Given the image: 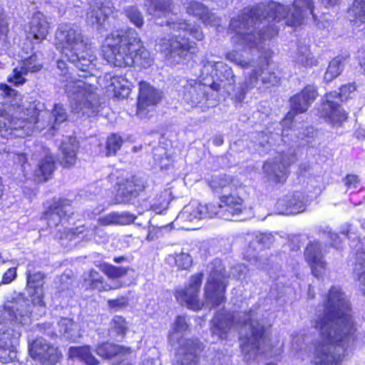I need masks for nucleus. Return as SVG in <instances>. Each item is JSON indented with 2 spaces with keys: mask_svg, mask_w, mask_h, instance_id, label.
I'll return each instance as SVG.
<instances>
[{
  "mask_svg": "<svg viewBox=\"0 0 365 365\" xmlns=\"http://www.w3.org/2000/svg\"><path fill=\"white\" fill-rule=\"evenodd\" d=\"M313 0H294L292 8L269 1L245 8L240 14L230 20L229 29L235 33L232 43L242 48L227 52L226 59L243 68H253L245 76V81L233 89L232 98L242 103L245 95L254 88H268L277 85L280 74L271 63L272 52L267 41L278 34L275 23L285 19V24L297 26L314 14Z\"/></svg>",
  "mask_w": 365,
  "mask_h": 365,
  "instance_id": "obj_1",
  "label": "nucleus"
},
{
  "mask_svg": "<svg viewBox=\"0 0 365 365\" xmlns=\"http://www.w3.org/2000/svg\"><path fill=\"white\" fill-rule=\"evenodd\" d=\"M351 312L345 293L341 287H332L324 302L323 312L314 320L319 337L309 347L314 365H341L346 353L356 347V329Z\"/></svg>",
  "mask_w": 365,
  "mask_h": 365,
  "instance_id": "obj_2",
  "label": "nucleus"
},
{
  "mask_svg": "<svg viewBox=\"0 0 365 365\" xmlns=\"http://www.w3.org/2000/svg\"><path fill=\"white\" fill-rule=\"evenodd\" d=\"M256 310L257 307L251 308L247 312L230 313L225 309L216 312L210 326L212 337L215 338L212 342L226 339L230 332L238 331L242 352L246 360H255L260 354L276 355L264 325L257 319Z\"/></svg>",
  "mask_w": 365,
  "mask_h": 365,
  "instance_id": "obj_3",
  "label": "nucleus"
},
{
  "mask_svg": "<svg viewBox=\"0 0 365 365\" xmlns=\"http://www.w3.org/2000/svg\"><path fill=\"white\" fill-rule=\"evenodd\" d=\"M40 102H29L19 105L11 103L0 109V135L2 138H25L31 135L35 129L46 126L56 130V126L67 119L66 112L61 104H55L51 113L40 110Z\"/></svg>",
  "mask_w": 365,
  "mask_h": 365,
  "instance_id": "obj_4",
  "label": "nucleus"
},
{
  "mask_svg": "<svg viewBox=\"0 0 365 365\" xmlns=\"http://www.w3.org/2000/svg\"><path fill=\"white\" fill-rule=\"evenodd\" d=\"M317 96V88L313 85H308L301 93L292 97L290 98L291 110L280 123L281 135L270 133L268 135L267 133L264 131L257 133L255 143L259 145L258 150L261 153H267L277 144L278 140L287 145H289L290 140L296 142V139H301L307 143H311L310 139L314 138L316 135L314 128L304 125L300 127L297 126L294 116L306 112Z\"/></svg>",
  "mask_w": 365,
  "mask_h": 365,
  "instance_id": "obj_5",
  "label": "nucleus"
},
{
  "mask_svg": "<svg viewBox=\"0 0 365 365\" xmlns=\"http://www.w3.org/2000/svg\"><path fill=\"white\" fill-rule=\"evenodd\" d=\"M105 60L117 67L148 68L153 58L144 46L138 32L132 28L116 31L108 35L103 46Z\"/></svg>",
  "mask_w": 365,
  "mask_h": 365,
  "instance_id": "obj_6",
  "label": "nucleus"
},
{
  "mask_svg": "<svg viewBox=\"0 0 365 365\" xmlns=\"http://www.w3.org/2000/svg\"><path fill=\"white\" fill-rule=\"evenodd\" d=\"M28 301L19 298L7 302L0 307V362L14 361L17 356V346L22 329L31 322V310Z\"/></svg>",
  "mask_w": 365,
  "mask_h": 365,
  "instance_id": "obj_7",
  "label": "nucleus"
},
{
  "mask_svg": "<svg viewBox=\"0 0 365 365\" xmlns=\"http://www.w3.org/2000/svg\"><path fill=\"white\" fill-rule=\"evenodd\" d=\"M167 25L179 34L162 38L159 43L160 51L173 63H183L191 58L196 51V43L186 36L189 34L195 40L202 41L204 38L202 29L200 26L190 24L185 20H168Z\"/></svg>",
  "mask_w": 365,
  "mask_h": 365,
  "instance_id": "obj_8",
  "label": "nucleus"
},
{
  "mask_svg": "<svg viewBox=\"0 0 365 365\" xmlns=\"http://www.w3.org/2000/svg\"><path fill=\"white\" fill-rule=\"evenodd\" d=\"M57 68L61 71L60 81L67 82L64 89L69 98L72 111L79 117L96 116L99 107L97 88L88 81L73 79L63 60L57 61Z\"/></svg>",
  "mask_w": 365,
  "mask_h": 365,
  "instance_id": "obj_9",
  "label": "nucleus"
},
{
  "mask_svg": "<svg viewBox=\"0 0 365 365\" xmlns=\"http://www.w3.org/2000/svg\"><path fill=\"white\" fill-rule=\"evenodd\" d=\"M188 325L185 317L178 316L168 336L172 346L178 345L176 361L173 365H198V354L203 349L202 344L198 339H184L183 333Z\"/></svg>",
  "mask_w": 365,
  "mask_h": 365,
  "instance_id": "obj_10",
  "label": "nucleus"
},
{
  "mask_svg": "<svg viewBox=\"0 0 365 365\" xmlns=\"http://www.w3.org/2000/svg\"><path fill=\"white\" fill-rule=\"evenodd\" d=\"M56 48L64 58L76 56L77 51L88 48L89 39L85 37L78 26L71 23H61L56 31Z\"/></svg>",
  "mask_w": 365,
  "mask_h": 365,
  "instance_id": "obj_11",
  "label": "nucleus"
},
{
  "mask_svg": "<svg viewBox=\"0 0 365 365\" xmlns=\"http://www.w3.org/2000/svg\"><path fill=\"white\" fill-rule=\"evenodd\" d=\"M356 90L354 83L342 86L339 92L332 91L327 93L325 100L319 108L322 118L327 119L333 125H341L347 118V113L341 107L340 103L346 100L349 95Z\"/></svg>",
  "mask_w": 365,
  "mask_h": 365,
  "instance_id": "obj_12",
  "label": "nucleus"
},
{
  "mask_svg": "<svg viewBox=\"0 0 365 365\" xmlns=\"http://www.w3.org/2000/svg\"><path fill=\"white\" fill-rule=\"evenodd\" d=\"M297 160L295 149L289 147L287 153L282 150L278 156L264 163L263 172L267 180L275 183H283L288 176V168Z\"/></svg>",
  "mask_w": 365,
  "mask_h": 365,
  "instance_id": "obj_13",
  "label": "nucleus"
},
{
  "mask_svg": "<svg viewBox=\"0 0 365 365\" xmlns=\"http://www.w3.org/2000/svg\"><path fill=\"white\" fill-rule=\"evenodd\" d=\"M227 277L225 269H213L205 287V304L215 308L225 301V292Z\"/></svg>",
  "mask_w": 365,
  "mask_h": 365,
  "instance_id": "obj_14",
  "label": "nucleus"
},
{
  "mask_svg": "<svg viewBox=\"0 0 365 365\" xmlns=\"http://www.w3.org/2000/svg\"><path fill=\"white\" fill-rule=\"evenodd\" d=\"M185 82L182 98L185 103L191 107H199L202 111L215 106L216 102L207 96L205 85L195 79L186 80Z\"/></svg>",
  "mask_w": 365,
  "mask_h": 365,
  "instance_id": "obj_15",
  "label": "nucleus"
},
{
  "mask_svg": "<svg viewBox=\"0 0 365 365\" xmlns=\"http://www.w3.org/2000/svg\"><path fill=\"white\" fill-rule=\"evenodd\" d=\"M56 237L63 241L67 240L70 242L77 240H91L93 239L96 242H104L107 240V235L101 227L93 225L89 228L79 226L76 228L58 229Z\"/></svg>",
  "mask_w": 365,
  "mask_h": 365,
  "instance_id": "obj_16",
  "label": "nucleus"
},
{
  "mask_svg": "<svg viewBox=\"0 0 365 365\" xmlns=\"http://www.w3.org/2000/svg\"><path fill=\"white\" fill-rule=\"evenodd\" d=\"M73 215L71 201L68 199H53L44 211L43 217L50 227H57L67 222Z\"/></svg>",
  "mask_w": 365,
  "mask_h": 365,
  "instance_id": "obj_17",
  "label": "nucleus"
},
{
  "mask_svg": "<svg viewBox=\"0 0 365 365\" xmlns=\"http://www.w3.org/2000/svg\"><path fill=\"white\" fill-rule=\"evenodd\" d=\"M202 278V273H197L191 277L187 287L177 289L175 294L177 301L190 309H200L202 304L198 298V293Z\"/></svg>",
  "mask_w": 365,
  "mask_h": 365,
  "instance_id": "obj_18",
  "label": "nucleus"
},
{
  "mask_svg": "<svg viewBox=\"0 0 365 365\" xmlns=\"http://www.w3.org/2000/svg\"><path fill=\"white\" fill-rule=\"evenodd\" d=\"M115 204L133 203V200L145 187V181L137 176H130L117 182Z\"/></svg>",
  "mask_w": 365,
  "mask_h": 365,
  "instance_id": "obj_19",
  "label": "nucleus"
},
{
  "mask_svg": "<svg viewBox=\"0 0 365 365\" xmlns=\"http://www.w3.org/2000/svg\"><path fill=\"white\" fill-rule=\"evenodd\" d=\"M220 214V207L215 204H201L191 202L185 205L177 216L178 222H192L195 220L212 218Z\"/></svg>",
  "mask_w": 365,
  "mask_h": 365,
  "instance_id": "obj_20",
  "label": "nucleus"
},
{
  "mask_svg": "<svg viewBox=\"0 0 365 365\" xmlns=\"http://www.w3.org/2000/svg\"><path fill=\"white\" fill-rule=\"evenodd\" d=\"M327 246L317 240L309 241L304 250V257L310 266L313 275L317 278L323 276L327 269V263L324 259L327 252Z\"/></svg>",
  "mask_w": 365,
  "mask_h": 365,
  "instance_id": "obj_21",
  "label": "nucleus"
},
{
  "mask_svg": "<svg viewBox=\"0 0 365 365\" xmlns=\"http://www.w3.org/2000/svg\"><path fill=\"white\" fill-rule=\"evenodd\" d=\"M310 203L308 196L302 192H294L278 200L276 208L282 215H297L304 212Z\"/></svg>",
  "mask_w": 365,
  "mask_h": 365,
  "instance_id": "obj_22",
  "label": "nucleus"
},
{
  "mask_svg": "<svg viewBox=\"0 0 365 365\" xmlns=\"http://www.w3.org/2000/svg\"><path fill=\"white\" fill-rule=\"evenodd\" d=\"M161 93L149 83L142 81L139 83V94L136 113L140 118L146 117L160 101Z\"/></svg>",
  "mask_w": 365,
  "mask_h": 365,
  "instance_id": "obj_23",
  "label": "nucleus"
},
{
  "mask_svg": "<svg viewBox=\"0 0 365 365\" xmlns=\"http://www.w3.org/2000/svg\"><path fill=\"white\" fill-rule=\"evenodd\" d=\"M114 6L112 2L101 3L96 0L90 2L89 10L87 12L86 19L88 24L96 26L100 33L106 30V21L113 12Z\"/></svg>",
  "mask_w": 365,
  "mask_h": 365,
  "instance_id": "obj_24",
  "label": "nucleus"
},
{
  "mask_svg": "<svg viewBox=\"0 0 365 365\" xmlns=\"http://www.w3.org/2000/svg\"><path fill=\"white\" fill-rule=\"evenodd\" d=\"M46 350H48V342L43 338H37L29 345V354L34 359L48 365L58 363L61 357V353L58 349L51 348L49 356L45 354Z\"/></svg>",
  "mask_w": 365,
  "mask_h": 365,
  "instance_id": "obj_25",
  "label": "nucleus"
},
{
  "mask_svg": "<svg viewBox=\"0 0 365 365\" xmlns=\"http://www.w3.org/2000/svg\"><path fill=\"white\" fill-rule=\"evenodd\" d=\"M66 58L81 71L88 73L90 76L93 75V72L96 68L97 57L94 54L90 41L88 42V48L85 50L77 51L76 56L73 58L68 55Z\"/></svg>",
  "mask_w": 365,
  "mask_h": 365,
  "instance_id": "obj_26",
  "label": "nucleus"
},
{
  "mask_svg": "<svg viewBox=\"0 0 365 365\" xmlns=\"http://www.w3.org/2000/svg\"><path fill=\"white\" fill-rule=\"evenodd\" d=\"M45 275L41 272L34 273L27 272V290L32 298L34 307H38L43 309V284Z\"/></svg>",
  "mask_w": 365,
  "mask_h": 365,
  "instance_id": "obj_27",
  "label": "nucleus"
},
{
  "mask_svg": "<svg viewBox=\"0 0 365 365\" xmlns=\"http://www.w3.org/2000/svg\"><path fill=\"white\" fill-rule=\"evenodd\" d=\"M49 25L41 12H36L31 17L27 31V38L34 43H38L46 39L48 34Z\"/></svg>",
  "mask_w": 365,
  "mask_h": 365,
  "instance_id": "obj_28",
  "label": "nucleus"
},
{
  "mask_svg": "<svg viewBox=\"0 0 365 365\" xmlns=\"http://www.w3.org/2000/svg\"><path fill=\"white\" fill-rule=\"evenodd\" d=\"M185 8L187 14L205 25L217 26L220 24V19L201 2L191 1L185 5Z\"/></svg>",
  "mask_w": 365,
  "mask_h": 365,
  "instance_id": "obj_29",
  "label": "nucleus"
},
{
  "mask_svg": "<svg viewBox=\"0 0 365 365\" xmlns=\"http://www.w3.org/2000/svg\"><path fill=\"white\" fill-rule=\"evenodd\" d=\"M209 186L212 191L219 195L236 191L238 182L229 175H216L211 177Z\"/></svg>",
  "mask_w": 365,
  "mask_h": 365,
  "instance_id": "obj_30",
  "label": "nucleus"
},
{
  "mask_svg": "<svg viewBox=\"0 0 365 365\" xmlns=\"http://www.w3.org/2000/svg\"><path fill=\"white\" fill-rule=\"evenodd\" d=\"M234 192H230L220 196V204L216 205L220 207V213L225 211L232 216L238 215L245 208L243 200Z\"/></svg>",
  "mask_w": 365,
  "mask_h": 365,
  "instance_id": "obj_31",
  "label": "nucleus"
},
{
  "mask_svg": "<svg viewBox=\"0 0 365 365\" xmlns=\"http://www.w3.org/2000/svg\"><path fill=\"white\" fill-rule=\"evenodd\" d=\"M78 148V145L76 142V138H66L62 141L60 146L62 154L60 163L63 167L70 168L75 164L76 160V151Z\"/></svg>",
  "mask_w": 365,
  "mask_h": 365,
  "instance_id": "obj_32",
  "label": "nucleus"
},
{
  "mask_svg": "<svg viewBox=\"0 0 365 365\" xmlns=\"http://www.w3.org/2000/svg\"><path fill=\"white\" fill-rule=\"evenodd\" d=\"M85 286L91 289H96L99 292H106L114 289L108 284L103 277L96 270L92 269L83 275Z\"/></svg>",
  "mask_w": 365,
  "mask_h": 365,
  "instance_id": "obj_33",
  "label": "nucleus"
},
{
  "mask_svg": "<svg viewBox=\"0 0 365 365\" xmlns=\"http://www.w3.org/2000/svg\"><path fill=\"white\" fill-rule=\"evenodd\" d=\"M132 351L130 347H126L114 344L109 342H105L98 344L96 346V354L102 358L110 359L116 356H126Z\"/></svg>",
  "mask_w": 365,
  "mask_h": 365,
  "instance_id": "obj_34",
  "label": "nucleus"
},
{
  "mask_svg": "<svg viewBox=\"0 0 365 365\" xmlns=\"http://www.w3.org/2000/svg\"><path fill=\"white\" fill-rule=\"evenodd\" d=\"M145 6L150 15L155 17L165 16L173 9L172 0H147Z\"/></svg>",
  "mask_w": 365,
  "mask_h": 365,
  "instance_id": "obj_35",
  "label": "nucleus"
},
{
  "mask_svg": "<svg viewBox=\"0 0 365 365\" xmlns=\"http://www.w3.org/2000/svg\"><path fill=\"white\" fill-rule=\"evenodd\" d=\"M68 356L72 359H77L86 365H98V360L92 354L88 346H71L68 350Z\"/></svg>",
  "mask_w": 365,
  "mask_h": 365,
  "instance_id": "obj_36",
  "label": "nucleus"
},
{
  "mask_svg": "<svg viewBox=\"0 0 365 365\" xmlns=\"http://www.w3.org/2000/svg\"><path fill=\"white\" fill-rule=\"evenodd\" d=\"M58 327L60 334L67 340L76 341L81 336L77 324L69 318H61Z\"/></svg>",
  "mask_w": 365,
  "mask_h": 365,
  "instance_id": "obj_37",
  "label": "nucleus"
},
{
  "mask_svg": "<svg viewBox=\"0 0 365 365\" xmlns=\"http://www.w3.org/2000/svg\"><path fill=\"white\" fill-rule=\"evenodd\" d=\"M55 170V161L53 157L48 152H46L45 157L42 159L35 170V175L40 178L39 180L46 181Z\"/></svg>",
  "mask_w": 365,
  "mask_h": 365,
  "instance_id": "obj_38",
  "label": "nucleus"
},
{
  "mask_svg": "<svg viewBox=\"0 0 365 365\" xmlns=\"http://www.w3.org/2000/svg\"><path fill=\"white\" fill-rule=\"evenodd\" d=\"M354 272L358 277L360 289L365 294V249L364 247H359L357 249Z\"/></svg>",
  "mask_w": 365,
  "mask_h": 365,
  "instance_id": "obj_39",
  "label": "nucleus"
},
{
  "mask_svg": "<svg viewBox=\"0 0 365 365\" xmlns=\"http://www.w3.org/2000/svg\"><path fill=\"white\" fill-rule=\"evenodd\" d=\"M293 61L299 66L312 67L317 65V61L312 56L309 48L307 45H298L297 51L293 56Z\"/></svg>",
  "mask_w": 365,
  "mask_h": 365,
  "instance_id": "obj_40",
  "label": "nucleus"
},
{
  "mask_svg": "<svg viewBox=\"0 0 365 365\" xmlns=\"http://www.w3.org/2000/svg\"><path fill=\"white\" fill-rule=\"evenodd\" d=\"M128 329L125 319L120 316H115L111 322L109 334L116 341H122Z\"/></svg>",
  "mask_w": 365,
  "mask_h": 365,
  "instance_id": "obj_41",
  "label": "nucleus"
},
{
  "mask_svg": "<svg viewBox=\"0 0 365 365\" xmlns=\"http://www.w3.org/2000/svg\"><path fill=\"white\" fill-rule=\"evenodd\" d=\"M202 68L200 69V78L202 82H215V73L217 71V62L210 61L207 56H205L201 62Z\"/></svg>",
  "mask_w": 365,
  "mask_h": 365,
  "instance_id": "obj_42",
  "label": "nucleus"
},
{
  "mask_svg": "<svg viewBox=\"0 0 365 365\" xmlns=\"http://www.w3.org/2000/svg\"><path fill=\"white\" fill-rule=\"evenodd\" d=\"M217 71L215 73V81L225 82L228 85H232L235 82V76L232 68L222 61L217 62Z\"/></svg>",
  "mask_w": 365,
  "mask_h": 365,
  "instance_id": "obj_43",
  "label": "nucleus"
},
{
  "mask_svg": "<svg viewBox=\"0 0 365 365\" xmlns=\"http://www.w3.org/2000/svg\"><path fill=\"white\" fill-rule=\"evenodd\" d=\"M115 96L127 98L130 91L131 83L123 76H115L111 82Z\"/></svg>",
  "mask_w": 365,
  "mask_h": 365,
  "instance_id": "obj_44",
  "label": "nucleus"
},
{
  "mask_svg": "<svg viewBox=\"0 0 365 365\" xmlns=\"http://www.w3.org/2000/svg\"><path fill=\"white\" fill-rule=\"evenodd\" d=\"M101 270L110 279H118L127 274L129 267H117L108 263H103Z\"/></svg>",
  "mask_w": 365,
  "mask_h": 365,
  "instance_id": "obj_45",
  "label": "nucleus"
},
{
  "mask_svg": "<svg viewBox=\"0 0 365 365\" xmlns=\"http://www.w3.org/2000/svg\"><path fill=\"white\" fill-rule=\"evenodd\" d=\"M123 13L130 22L137 28H141L143 26L144 18L141 11L137 6H126L123 8Z\"/></svg>",
  "mask_w": 365,
  "mask_h": 365,
  "instance_id": "obj_46",
  "label": "nucleus"
},
{
  "mask_svg": "<svg viewBox=\"0 0 365 365\" xmlns=\"http://www.w3.org/2000/svg\"><path fill=\"white\" fill-rule=\"evenodd\" d=\"M343 69L344 64L341 59L339 57L333 58L330 61L324 74V80L327 82L331 81L341 73Z\"/></svg>",
  "mask_w": 365,
  "mask_h": 365,
  "instance_id": "obj_47",
  "label": "nucleus"
},
{
  "mask_svg": "<svg viewBox=\"0 0 365 365\" xmlns=\"http://www.w3.org/2000/svg\"><path fill=\"white\" fill-rule=\"evenodd\" d=\"M21 67L27 73H36L42 68L43 63L38 56L34 53L22 61Z\"/></svg>",
  "mask_w": 365,
  "mask_h": 365,
  "instance_id": "obj_48",
  "label": "nucleus"
},
{
  "mask_svg": "<svg viewBox=\"0 0 365 365\" xmlns=\"http://www.w3.org/2000/svg\"><path fill=\"white\" fill-rule=\"evenodd\" d=\"M315 232L319 235H323L331 242V246L337 250L342 248L343 240L336 233L331 232L329 227L319 226L315 228Z\"/></svg>",
  "mask_w": 365,
  "mask_h": 365,
  "instance_id": "obj_49",
  "label": "nucleus"
},
{
  "mask_svg": "<svg viewBox=\"0 0 365 365\" xmlns=\"http://www.w3.org/2000/svg\"><path fill=\"white\" fill-rule=\"evenodd\" d=\"M122 138L117 134H112L108 137L106 140V156H111L116 154L117 151L122 146Z\"/></svg>",
  "mask_w": 365,
  "mask_h": 365,
  "instance_id": "obj_50",
  "label": "nucleus"
},
{
  "mask_svg": "<svg viewBox=\"0 0 365 365\" xmlns=\"http://www.w3.org/2000/svg\"><path fill=\"white\" fill-rule=\"evenodd\" d=\"M349 13L354 16L356 21L365 23V0H355Z\"/></svg>",
  "mask_w": 365,
  "mask_h": 365,
  "instance_id": "obj_51",
  "label": "nucleus"
},
{
  "mask_svg": "<svg viewBox=\"0 0 365 365\" xmlns=\"http://www.w3.org/2000/svg\"><path fill=\"white\" fill-rule=\"evenodd\" d=\"M292 339V349L296 352L307 348L306 341H308L309 336L306 335L304 331H300L293 334Z\"/></svg>",
  "mask_w": 365,
  "mask_h": 365,
  "instance_id": "obj_52",
  "label": "nucleus"
},
{
  "mask_svg": "<svg viewBox=\"0 0 365 365\" xmlns=\"http://www.w3.org/2000/svg\"><path fill=\"white\" fill-rule=\"evenodd\" d=\"M170 257L175 260V264L179 269H187L192 263L191 256L185 252H182L179 254H175V256Z\"/></svg>",
  "mask_w": 365,
  "mask_h": 365,
  "instance_id": "obj_53",
  "label": "nucleus"
},
{
  "mask_svg": "<svg viewBox=\"0 0 365 365\" xmlns=\"http://www.w3.org/2000/svg\"><path fill=\"white\" fill-rule=\"evenodd\" d=\"M27 73L21 67L16 68L14 69L13 73L8 77L7 81L16 86L23 85L26 81L24 76Z\"/></svg>",
  "mask_w": 365,
  "mask_h": 365,
  "instance_id": "obj_54",
  "label": "nucleus"
},
{
  "mask_svg": "<svg viewBox=\"0 0 365 365\" xmlns=\"http://www.w3.org/2000/svg\"><path fill=\"white\" fill-rule=\"evenodd\" d=\"M60 285L57 287L61 296H70L71 291V279L68 275L63 274L59 277Z\"/></svg>",
  "mask_w": 365,
  "mask_h": 365,
  "instance_id": "obj_55",
  "label": "nucleus"
},
{
  "mask_svg": "<svg viewBox=\"0 0 365 365\" xmlns=\"http://www.w3.org/2000/svg\"><path fill=\"white\" fill-rule=\"evenodd\" d=\"M272 242L273 236L271 234L259 233L255 236V241L250 243V247H255V243L260 246L259 249L269 247Z\"/></svg>",
  "mask_w": 365,
  "mask_h": 365,
  "instance_id": "obj_56",
  "label": "nucleus"
},
{
  "mask_svg": "<svg viewBox=\"0 0 365 365\" xmlns=\"http://www.w3.org/2000/svg\"><path fill=\"white\" fill-rule=\"evenodd\" d=\"M8 31V24L0 26V53L3 51H6L9 46V41L7 37Z\"/></svg>",
  "mask_w": 365,
  "mask_h": 365,
  "instance_id": "obj_57",
  "label": "nucleus"
},
{
  "mask_svg": "<svg viewBox=\"0 0 365 365\" xmlns=\"http://www.w3.org/2000/svg\"><path fill=\"white\" fill-rule=\"evenodd\" d=\"M136 217L128 212H117V225H125L133 223Z\"/></svg>",
  "mask_w": 365,
  "mask_h": 365,
  "instance_id": "obj_58",
  "label": "nucleus"
},
{
  "mask_svg": "<svg viewBox=\"0 0 365 365\" xmlns=\"http://www.w3.org/2000/svg\"><path fill=\"white\" fill-rule=\"evenodd\" d=\"M17 276L16 268L10 267L3 274L2 279L0 281V286L1 284H8L14 281Z\"/></svg>",
  "mask_w": 365,
  "mask_h": 365,
  "instance_id": "obj_59",
  "label": "nucleus"
},
{
  "mask_svg": "<svg viewBox=\"0 0 365 365\" xmlns=\"http://www.w3.org/2000/svg\"><path fill=\"white\" fill-rule=\"evenodd\" d=\"M344 182L348 190L356 189L360 186V180L356 175H347Z\"/></svg>",
  "mask_w": 365,
  "mask_h": 365,
  "instance_id": "obj_60",
  "label": "nucleus"
},
{
  "mask_svg": "<svg viewBox=\"0 0 365 365\" xmlns=\"http://www.w3.org/2000/svg\"><path fill=\"white\" fill-rule=\"evenodd\" d=\"M98 222L101 226L117 225V212H111L99 217Z\"/></svg>",
  "mask_w": 365,
  "mask_h": 365,
  "instance_id": "obj_61",
  "label": "nucleus"
},
{
  "mask_svg": "<svg viewBox=\"0 0 365 365\" xmlns=\"http://www.w3.org/2000/svg\"><path fill=\"white\" fill-rule=\"evenodd\" d=\"M9 156L12 158L14 163L19 164L25 169V165L27 163V158L24 153H13L8 151Z\"/></svg>",
  "mask_w": 365,
  "mask_h": 365,
  "instance_id": "obj_62",
  "label": "nucleus"
},
{
  "mask_svg": "<svg viewBox=\"0 0 365 365\" xmlns=\"http://www.w3.org/2000/svg\"><path fill=\"white\" fill-rule=\"evenodd\" d=\"M0 94L4 97L11 98L17 96V91L6 83H0Z\"/></svg>",
  "mask_w": 365,
  "mask_h": 365,
  "instance_id": "obj_63",
  "label": "nucleus"
},
{
  "mask_svg": "<svg viewBox=\"0 0 365 365\" xmlns=\"http://www.w3.org/2000/svg\"><path fill=\"white\" fill-rule=\"evenodd\" d=\"M127 299L125 297H120L115 299L108 300V304L110 308L119 309L126 306Z\"/></svg>",
  "mask_w": 365,
  "mask_h": 365,
  "instance_id": "obj_64",
  "label": "nucleus"
}]
</instances>
